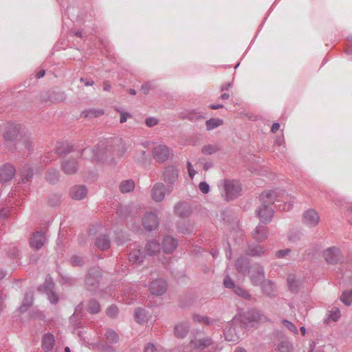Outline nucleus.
<instances>
[{"label":"nucleus","mask_w":352,"mask_h":352,"mask_svg":"<svg viewBox=\"0 0 352 352\" xmlns=\"http://www.w3.org/2000/svg\"><path fill=\"white\" fill-rule=\"evenodd\" d=\"M341 317L340 310L338 307L333 306L329 311V318L334 322H337Z\"/></svg>","instance_id":"nucleus-44"},{"label":"nucleus","mask_w":352,"mask_h":352,"mask_svg":"<svg viewBox=\"0 0 352 352\" xmlns=\"http://www.w3.org/2000/svg\"><path fill=\"white\" fill-rule=\"evenodd\" d=\"M145 123L147 126L152 127L157 124L158 120L155 118L149 117L146 119Z\"/></svg>","instance_id":"nucleus-57"},{"label":"nucleus","mask_w":352,"mask_h":352,"mask_svg":"<svg viewBox=\"0 0 352 352\" xmlns=\"http://www.w3.org/2000/svg\"><path fill=\"white\" fill-rule=\"evenodd\" d=\"M61 167L65 174H74L78 170V163L75 158L65 159L63 161Z\"/></svg>","instance_id":"nucleus-23"},{"label":"nucleus","mask_w":352,"mask_h":352,"mask_svg":"<svg viewBox=\"0 0 352 352\" xmlns=\"http://www.w3.org/2000/svg\"><path fill=\"white\" fill-rule=\"evenodd\" d=\"M259 201L261 206L256 212L261 223H266L270 222L274 215V210L270 207L272 204L275 201H283V204L278 206V209L289 210L296 201V197L288 195L285 190L276 189L263 192L259 197Z\"/></svg>","instance_id":"nucleus-1"},{"label":"nucleus","mask_w":352,"mask_h":352,"mask_svg":"<svg viewBox=\"0 0 352 352\" xmlns=\"http://www.w3.org/2000/svg\"><path fill=\"white\" fill-rule=\"evenodd\" d=\"M249 277L254 286H258L265 280L264 268L259 264L252 265L249 271Z\"/></svg>","instance_id":"nucleus-4"},{"label":"nucleus","mask_w":352,"mask_h":352,"mask_svg":"<svg viewBox=\"0 0 352 352\" xmlns=\"http://www.w3.org/2000/svg\"><path fill=\"white\" fill-rule=\"evenodd\" d=\"M95 245L101 250H105L110 246V240L106 234H100L96 239Z\"/></svg>","instance_id":"nucleus-31"},{"label":"nucleus","mask_w":352,"mask_h":352,"mask_svg":"<svg viewBox=\"0 0 352 352\" xmlns=\"http://www.w3.org/2000/svg\"><path fill=\"white\" fill-rule=\"evenodd\" d=\"M144 352H158V350L153 343L148 342L144 346Z\"/></svg>","instance_id":"nucleus-56"},{"label":"nucleus","mask_w":352,"mask_h":352,"mask_svg":"<svg viewBox=\"0 0 352 352\" xmlns=\"http://www.w3.org/2000/svg\"><path fill=\"white\" fill-rule=\"evenodd\" d=\"M87 310L91 314H97L100 311V305L97 300L91 299L89 301Z\"/></svg>","instance_id":"nucleus-42"},{"label":"nucleus","mask_w":352,"mask_h":352,"mask_svg":"<svg viewBox=\"0 0 352 352\" xmlns=\"http://www.w3.org/2000/svg\"><path fill=\"white\" fill-rule=\"evenodd\" d=\"M16 170L11 164H6L0 168V182L10 181L14 176Z\"/></svg>","instance_id":"nucleus-17"},{"label":"nucleus","mask_w":352,"mask_h":352,"mask_svg":"<svg viewBox=\"0 0 352 352\" xmlns=\"http://www.w3.org/2000/svg\"><path fill=\"white\" fill-rule=\"evenodd\" d=\"M158 224L159 221L156 214L151 212L144 215L142 218V225L146 230L151 231L156 229Z\"/></svg>","instance_id":"nucleus-12"},{"label":"nucleus","mask_w":352,"mask_h":352,"mask_svg":"<svg viewBox=\"0 0 352 352\" xmlns=\"http://www.w3.org/2000/svg\"><path fill=\"white\" fill-rule=\"evenodd\" d=\"M162 247L165 253H172L177 247V241L170 236H166L162 241Z\"/></svg>","instance_id":"nucleus-24"},{"label":"nucleus","mask_w":352,"mask_h":352,"mask_svg":"<svg viewBox=\"0 0 352 352\" xmlns=\"http://www.w3.org/2000/svg\"><path fill=\"white\" fill-rule=\"evenodd\" d=\"M117 111L119 112L120 113V123H124L125 122L126 120H127V118H131V115L128 113V112H126V111H124L120 109H116Z\"/></svg>","instance_id":"nucleus-54"},{"label":"nucleus","mask_w":352,"mask_h":352,"mask_svg":"<svg viewBox=\"0 0 352 352\" xmlns=\"http://www.w3.org/2000/svg\"><path fill=\"white\" fill-rule=\"evenodd\" d=\"M54 345V338L51 333H46L42 340V346L45 351H50Z\"/></svg>","instance_id":"nucleus-34"},{"label":"nucleus","mask_w":352,"mask_h":352,"mask_svg":"<svg viewBox=\"0 0 352 352\" xmlns=\"http://www.w3.org/2000/svg\"><path fill=\"white\" fill-rule=\"evenodd\" d=\"M101 271L99 268H93L87 274L85 278V285L88 290H96L99 285Z\"/></svg>","instance_id":"nucleus-5"},{"label":"nucleus","mask_w":352,"mask_h":352,"mask_svg":"<svg viewBox=\"0 0 352 352\" xmlns=\"http://www.w3.org/2000/svg\"><path fill=\"white\" fill-rule=\"evenodd\" d=\"M190 326L188 323L186 322H180L175 325V335L177 338H184L188 332Z\"/></svg>","instance_id":"nucleus-32"},{"label":"nucleus","mask_w":352,"mask_h":352,"mask_svg":"<svg viewBox=\"0 0 352 352\" xmlns=\"http://www.w3.org/2000/svg\"><path fill=\"white\" fill-rule=\"evenodd\" d=\"M147 155L145 151L140 150L138 151V154L137 155V158L140 161H143L146 159Z\"/></svg>","instance_id":"nucleus-61"},{"label":"nucleus","mask_w":352,"mask_h":352,"mask_svg":"<svg viewBox=\"0 0 352 352\" xmlns=\"http://www.w3.org/2000/svg\"><path fill=\"white\" fill-rule=\"evenodd\" d=\"M166 283L162 278L153 280L150 285L151 294L155 296L164 294L166 291Z\"/></svg>","instance_id":"nucleus-14"},{"label":"nucleus","mask_w":352,"mask_h":352,"mask_svg":"<svg viewBox=\"0 0 352 352\" xmlns=\"http://www.w3.org/2000/svg\"><path fill=\"white\" fill-rule=\"evenodd\" d=\"M46 242V236L44 232L37 231L30 238V245L35 250H39Z\"/></svg>","instance_id":"nucleus-21"},{"label":"nucleus","mask_w":352,"mask_h":352,"mask_svg":"<svg viewBox=\"0 0 352 352\" xmlns=\"http://www.w3.org/2000/svg\"><path fill=\"white\" fill-rule=\"evenodd\" d=\"M319 220V215L314 209H309L303 213L302 222L308 227H315L318 225Z\"/></svg>","instance_id":"nucleus-13"},{"label":"nucleus","mask_w":352,"mask_h":352,"mask_svg":"<svg viewBox=\"0 0 352 352\" xmlns=\"http://www.w3.org/2000/svg\"><path fill=\"white\" fill-rule=\"evenodd\" d=\"M289 239L292 241H296L300 239V234L299 233H291L289 235Z\"/></svg>","instance_id":"nucleus-62"},{"label":"nucleus","mask_w":352,"mask_h":352,"mask_svg":"<svg viewBox=\"0 0 352 352\" xmlns=\"http://www.w3.org/2000/svg\"><path fill=\"white\" fill-rule=\"evenodd\" d=\"M268 236V230L267 226L259 223L253 232V237L258 241H263Z\"/></svg>","instance_id":"nucleus-26"},{"label":"nucleus","mask_w":352,"mask_h":352,"mask_svg":"<svg viewBox=\"0 0 352 352\" xmlns=\"http://www.w3.org/2000/svg\"><path fill=\"white\" fill-rule=\"evenodd\" d=\"M129 254V260L133 264H140L143 262L144 254L141 251L139 245L134 244Z\"/></svg>","instance_id":"nucleus-19"},{"label":"nucleus","mask_w":352,"mask_h":352,"mask_svg":"<svg viewBox=\"0 0 352 352\" xmlns=\"http://www.w3.org/2000/svg\"><path fill=\"white\" fill-rule=\"evenodd\" d=\"M135 320L140 324H143L148 320V313L143 308H137L134 311Z\"/></svg>","instance_id":"nucleus-35"},{"label":"nucleus","mask_w":352,"mask_h":352,"mask_svg":"<svg viewBox=\"0 0 352 352\" xmlns=\"http://www.w3.org/2000/svg\"><path fill=\"white\" fill-rule=\"evenodd\" d=\"M166 192H167L166 186L161 182L156 183L151 190L152 199L155 201L160 202L164 199Z\"/></svg>","instance_id":"nucleus-16"},{"label":"nucleus","mask_w":352,"mask_h":352,"mask_svg":"<svg viewBox=\"0 0 352 352\" xmlns=\"http://www.w3.org/2000/svg\"><path fill=\"white\" fill-rule=\"evenodd\" d=\"M33 303V292L32 290L27 292L23 300L22 304L19 308L20 312L25 311Z\"/></svg>","instance_id":"nucleus-30"},{"label":"nucleus","mask_w":352,"mask_h":352,"mask_svg":"<svg viewBox=\"0 0 352 352\" xmlns=\"http://www.w3.org/2000/svg\"><path fill=\"white\" fill-rule=\"evenodd\" d=\"M291 252V250L289 248L285 250H280L276 252V256L278 258H284L286 256L289 255Z\"/></svg>","instance_id":"nucleus-58"},{"label":"nucleus","mask_w":352,"mask_h":352,"mask_svg":"<svg viewBox=\"0 0 352 352\" xmlns=\"http://www.w3.org/2000/svg\"><path fill=\"white\" fill-rule=\"evenodd\" d=\"M187 168H188L189 177L191 179H192L194 177V176L196 175L197 171L193 168V166H192V164H191V162H188Z\"/></svg>","instance_id":"nucleus-59"},{"label":"nucleus","mask_w":352,"mask_h":352,"mask_svg":"<svg viewBox=\"0 0 352 352\" xmlns=\"http://www.w3.org/2000/svg\"><path fill=\"white\" fill-rule=\"evenodd\" d=\"M243 317L249 322H265L268 320L267 316L254 309L248 311Z\"/></svg>","instance_id":"nucleus-15"},{"label":"nucleus","mask_w":352,"mask_h":352,"mask_svg":"<svg viewBox=\"0 0 352 352\" xmlns=\"http://www.w3.org/2000/svg\"><path fill=\"white\" fill-rule=\"evenodd\" d=\"M276 352H293L292 344L288 341L281 342L276 349Z\"/></svg>","instance_id":"nucleus-41"},{"label":"nucleus","mask_w":352,"mask_h":352,"mask_svg":"<svg viewBox=\"0 0 352 352\" xmlns=\"http://www.w3.org/2000/svg\"><path fill=\"white\" fill-rule=\"evenodd\" d=\"M232 82L226 83L225 85H223L221 87V91H223L229 90L230 88H232Z\"/></svg>","instance_id":"nucleus-63"},{"label":"nucleus","mask_w":352,"mask_h":352,"mask_svg":"<svg viewBox=\"0 0 352 352\" xmlns=\"http://www.w3.org/2000/svg\"><path fill=\"white\" fill-rule=\"evenodd\" d=\"M20 126L18 124H12L9 125L4 133V138L6 141L15 140L19 132Z\"/></svg>","instance_id":"nucleus-28"},{"label":"nucleus","mask_w":352,"mask_h":352,"mask_svg":"<svg viewBox=\"0 0 352 352\" xmlns=\"http://www.w3.org/2000/svg\"><path fill=\"white\" fill-rule=\"evenodd\" d=\"M70 263L73 266H81L84 263L83 258L74 255L70 258Z\"/></svg>","instance_id":"nucleus-50"},{"label":"nucleus","mask_w":352,"mask_h":352,"mask_svg":"<svg viewBox=\"0 0 352 352\" xmlns=\"http://www.w3.org/2000/svg\"><path fill=\"white\" fill-rule=\"evenodd\" d=\"M170 155V150L168 146L164 144H158L153 148L154 159L160 162H164L168 160Z\"/></svg>","instance_id":"nucleus-11"},{"label":"nucleus","mask_w":352,"mask_h":352,"mask_svg":"<svg viewBox=\"0 0 352 352\" xmlns=\"http://www.w3.org/2000/svg\"><path fill=\"white\" fill-rule=\"evenodd\" d=\"M259 285L264 295L270 298L276 296V288L274 283L271 280H265Z\"/></svg>","instance_id":"nucleus-22"},{"label":"nucleus","mask_w":352,"mask_h":352,"mask_svg":"<svg viewBox=\"0 0 352 352\" xmlns=\"http://www.w3.org/2000/svg\"><path fill=\"white\" fill-rule=\"evenodd\" d=\"M287 285L289 290L292 292H297L299 289L300 283L296 278L295 275L289 274L287 278Z\"/></svg>","instance_id":"nucleus-36"},{"label":"nucleus","mask_w":352,"mask_h":352,"mask_svg":"<svg viewBox=\"0 0 352 352\" xmlns=\"http://www.w3.org/2000/svg\"><path fill=\"white\" fill-rule=\"evenodd\" d=\"M33 175V170L30 167L24 170L21 173L22 179L23 182H28L30 178Z\"/></svg>","instance_id":"nucleus-52"},{"label":"nucleus","mask_w":352,"mask_h":352,"mask_svg":"<svg viewBox=\"0 0 352 352\" xmlns=\"http://www.w3.org/2000/svg\"><path fill=\"white\" fill-rule=\"evenodd\" d=\"M87 193V190L84 186H75L70 190V195L72 199L81 200L84 199Z\"/></svg>","instance_id":"nucleus-27"},{"label":"nucleus","mask_w":352,"mask_h":352,"mask_svg":"<svg viewBox=\"0 0 352 352\" xmlns=\"http://www.w3.org/2000/svg\"><path fill=\"white\" fill-rule=\"evenodd\" d=\"M72 150V146L67 142H59L56 146V153L47 154L43 157V162L49 163L56 159L57 155H65Z\"/></svg>","instance_id":"nucleus-6"},{"label":"nucleus","mask_w":352,"mask_h":352,"mask_svg":"<svg viewBox=\"0 0 352 352\" xmlns=\"http://www.w3.org/2000/svg\"><path fill=\"white\" fill-rule=\"evenodd\" d=\"M200 191L204 194H208L210 192V186L206 182H201L199 184Z\"/></svg>","instance_id":"nucleus-55"},{"label":"nucleus","mask_w":352,"mask_h":352,"mask_svg":"<svg viewBox=\"0 0 352 352\" xmlns=\"http://www.w3.org/2000/svg\"><path fill=\"white\" fill-rule=\"evenodd\" d=\"M223 285L226 288L234 289V292L239 296H241L246 300H250L251 294L241 287L236 286L234 281L229 277L226 276L223 280Z\"/></svg>","instance_id":"nucleus-10"},{"label":"nucleus","mask_w":352,"mask_h":352,"mask_svg":"<svg viewBox=\"0 0 352 352\" xmlns=\"http://www.w3.org/2000/svg\"><path fill=\"white\" fill-rule=\"evenodd\" d=\"M267 252L263 245L259 244H250L248 246L246 254L251 256H262Z\"/></svg>","instance_id":"nucleus-25"},{"label":"nucleus","mask_w":352,"mask_h":352,"mask_svg":"<svg viewBox=\"0 0 352 352\" xmlns=\"http://www.w3.org/2000/svg\"><path fill=\"white\" fill-rule=\"evenodd\" d=\"M156 87L155 82L153 81H148L144 83L140 89V91L145 95L148 94L151 89H155Z\"/></svg>","instance_id":"nucleus-48"},{"label":"nucleus","mask_w":352,"mask_h":352,"mask_svg":"<svg viewBox=\"0 0 352 352\" xmlns=\"http://www.w3.org/2000/svg\"><path fill=\"white\" fill-rule=\"evenodd\" d=\"M285 143V140L283 136L277 137L275 140V144L278 146H282Z\"/></svg>","instance_id":"nucleus-64"},{"label":"nucleus","mask_w":352,"mask_h":352,"mask_svg":"<svg viewBox=\"0 0 352 352\" xmlns=\"http://www.w3.org/2000/svg\"><path fill=\"white\" fill-rule=\"evenodd\" d=\"M282 323L291 332H293L296 334L298 333V329L297 327L295 326L294 324H293L292 322H289V320H283L282 321Z\"/></svg>","instance_id":"nucleus-51"},{"label":"nucleus","mask_w":352,"mask_h":352,"mask_svg":"<svg viewBox=\"0 0 352 352\" xmlns=\"http://www.w3.org/2000/svg\"><path fill=\"white\" fill-rule=\"evenodd\" d=\"M91 152L93 153V155L91 157L92 161H100L103 160V157L106 153L105 148H101L98 146L95 148H94Z\"/></svg>","instance_id":"nucleus-39"},{"label":"nucleus","mask_w":352,"mask_h":352,"mask_svg":"<svg viewBox=\"0 0 352 352\" xmlns=\"http://www.w3.org/2000/svg\"><path fill=\"white\" fill-rule=\"evenodd\" d=\"M119 188L122 193L131 192L135 188V182L132 179L122 181L120 184Z\"/></svg>","instance_id":"nucleus-38"},{"label":"nucleus","mask_w":352,"mask_h":352,"mask_svg":"<svg viewBox=\"0 0 352 352\" xmlns=\"http://www.w3.org/2000/svg\"><path fill=\"white\" fill-rule=\"evenodd\" d=\"M217 185L221 196L227 201L239 197L241 190V184L235 179H221Z\"/></svg>","instance_id":"nucleus-2"},{"label":"nucleus","mask_w":352,"mask_h":352,"mask_svg":"<svg viewBox=\"0 0 352 352\" xmlns=\"http://www.w3.org/2000/svg\"><path fill=\"white\" fill-rule=\"evenodd\" d=\"M46 179L50 183H54L58 179V172L56 170H50L47 174Z\"/></svg>","instance_id":"nucleus-49"},{"label":"nucleus","mask_w":352,"mask_h":352,"mask_svg":"<svg viewBox=\"0 0 352 352\" xmlns=\"http://www.w3.org/2000/svg\"><path fill=\"white\" fill-rule=\"evenodd\" d=\"M38 290L47 294L52 304H56L58 302V298L54 292V283L50 277L45 278V283L38 287Z\"/></svg>","instance_id":"nucleus-8"},{"label":"nucleus","mask_w":352,"mask_h":352,"mask_svg":"<svg viewBox=\"0 0 352 352\" xmlns=\"http://www.w3.org/2000/svg\"><path fill=\"white\" fill-rule=\"evenodd\" d=\"M323 257L329 264H335L341 260V252L338 248L331 247L323 252Z\"/></svg>","instance_id":"nucleus-9"},{"label":"nucleus","mask_w":352,"mask_h":352,"mask_svg":"<svg viewBox=\"0 0 352 352\" xmlns=\"http://www.w3.org/2000/svg\"><path fill=\"white\" fill-rule=\"evenodd\" d=\"M103 113H104V111L100 109H88V110H86L82 112V114L84 115V116L87 117V118L98 117V116L103 115Z\"/></svg>","instance_id":"nucleus-43"},{"label":"nucleus","mask_w":352,"mask_h":352,"mask_svg":"<svg viewBox=\"0 0 352 352\" xmlns=\"http://www.w3.org/2000/svg\"><path fill=\"white\" fill-rule=\"evenodd\" d=\"M146 251L149 255H154L160 251V245L155 239H152L147 242L146 247Z\"/></svg>","instance_id":"nucleus-33"},{"label":"nucleus","mask_w":352,"mask_h":352,"mask_svg":"<svg viewBox=\"0 0 352 352\" xmlns=\"http://www.w3.org/2000/svg\"><path fill=\"white\" fill-rule=\"evenodd\" d=\"M236 267L237 270L241 273H244L246 272V268L248 265V263L245 261V260L241 257L237 259L236 261Z\"/></svg>","instance_id":"nucleus-47"},{"label":"nucleus","mask_w":352,"mask_h":352,"mask_svg":"<svg viewBox=\"0 0 352 352\" xmlns=\"http://www.w3.org/2000/svg\"><path fill=\"white\" fill-rule=\"evenodd\" d=\"M136 291L132 287H128L124 290L122 300L126 304H131L136 299Z\"/></svg>","instance_id":"nucleus-29"},{"label":"nucleus","mask_w":352,"mask_h":352,"mask_svg":"<svg viewBox=\"0 0 352 352\" xmlns=\"http://www.w3.org/2000/svg\"><path fill=\"white\" fill-rule=\"evenodd\" d=\"M219 150L217 145L208 144L205 145L201 148V152L205 155H212L215 153Z\"/></svg>","instance_id":"nucleus-46"},{"label":"nucleus","mask_w":352,"mask_h":352,"mask_svg":"<svg viewBox=\"0 0 352 352\" xmlns=\"http://www.w3.org/2000/svg\"><path fill=\"white\" fill-rule=\"evenodd\" d=\"M340 300L346 307H349L352 304V289L344 290L340 298Z\"/></svg>","instance_id":"nucleus-37"},{"label":"nucleus","mask_w":352,"mask_h":352,"mask_svg":"<svg viewBox=\"0 0 352 352\" xmlns=\"http://www.w3.org/2000/svg\"><path fill=\"white\" fill-rule=\"evenodd\" d=\"M238 322L239 319L234 318L231 322L228 324L224 329L225 340L233 344L237 343L240 340V336L236 332V329L234 327V325H236Z\"/></svg>","instance_id":"nucleus-7"},{"label":"nucleus","mask_w":352,"mask_h":352,"mask_svg":"<svg viewBox=\"0 0 352 352\" xmlns=\"http://www.w3.org/2000/svg\"><path fill=\"white\" fill-rule=\"evenodd\" d=\"M105 338L110 343H116L119 340L118 333L115 331L111 329L107 330Z\"/></svg>","instance_id":"nucleus-45"},{"label":"nucleus","mask_w":352,"mask_h":352,"mask_svg":"<svg viewBox=\"0 0 352 352\" xmlns=\"http://www.w3.org/2000/svg\"><path fill=\"white\" fill-rule=\"evenodd\" d=\"M179 172V169L173 165L166 166L163 172L162 178L167 184L166 190L168 194L173 192L178 180Z\"/></svg>","instance_id":"nucleus-3"},{"label":"nucleus","mask_w":352,"mask_h":352,"mask_svg":"<svg viewBox=\"0 0 352 352\" xmlns=\"http://www.w3.org/2000/svg\"><path fill=\"white\" fill-rule=\"evenodd\" d=\"M223 124V120L219 118H210L206 122V129L211 131L221 126Z\"/></svg>","instance_id":"nucleus-40"},{"label":"nucleus","mask_w":352,"mask_h":352,"mask_svg":"<svg viewBox=\"0 0 352 352\" xmlns=\"http://www.w3.org/2000/svg\"><path fill=\"white\" fill-rule=\"evenodd\" d=\"M346 53L349 54H352V36H349L347 38L346 43Z\"/></svg>","instance_id":"nucleus-60"},{"label":"nucleus","mask_w":352,"mask_h":352,"mask_svg":"<svg viewBox=\"0 0 352 352\" xmlns=\"http://www.w3.org/2000/svg\"><path fill=\"white\" fill-rule=\"evenodd\" d=\"M174 212L181 218H186L190 216L192 209L189 204L181 201L175 205Z\"/></svg>","instance_id":"nucleus-18"},{"label":"nucleus","mask_w":352,"mask_h":352,"mask_svg":"<svg viewBox=\"0 0 352 352\" xmlns=\"http://www.w3.org/2000/svg\"><path fill=\"white\" fill-rule=\"evenodd\" d=\"M118 314V309L116 305H111L107 309V314L111 318H114Z\"/></svg>","instance_id":"nucleus-53"},{"label":"nucleus","mask_w":352,"mask_h":352,"mask_svg":"<svg viewBox=\"0 0 352 352\" xmlns=\"http://www.w3.org/2000/svg\"><path fill=\"white\" fill-rule=\"evenodd\" d=\"M191 344L193 345L194 348L200 350L211 347V349L213 350L212 352H214V343L212 342V340L210 337L195 339V340L191 341Z\"/></svg>","instance_id":"nucleus-20"}]
</instances>
